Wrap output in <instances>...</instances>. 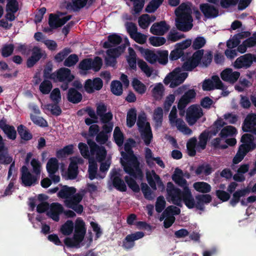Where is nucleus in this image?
<instances>
[{
  "mask_svg": "<svg viewBox=\"0 0 256 256\" xmlns=\"http://www.w3.org/2000/svg\"><path fill=\"white\" fill-rule=\"evenodd\" d=\"M204 50H196L192 56L187 58L185 56V60L182 68L178 67L170 72L164 78V82L168 85L170 84L171 88H174L182 84L188 76L186 72H182V69L185 71H192L200 63Z\"/></svg>",
  "mask_w": 256,
  "mask_h": 256,
  "instance_id": "obj_1",
  "label": "nucleus"
},
{
  "mask_svg": "<svg viewBox=\"0 0 256 256\" xmlns=\"http://www.w3.org/2000/svg\"><path fill=\"white\" fill-rule=\"evenodd\" d=\"M124 149L126 152H122L121 155L124 160H121L120 161L124 171L132 178L142 180L144 174L140 168V163L132 149L130 144L126 142Z\"/></svg>",
  "mask_w": 256,
  "mask_h": 256,
  "instance_id": "obj_2",
  "label": "nucleus"
},
{
  "mask_svg": "<svg viewBox=\"0 0 256 256\" xmlns=\"http://www.w3.org/2000/svg\"><path fill=\"white\" fill-rule=\"evenodd\" d=\"M174 13L176 16V26L179 30L186 32L192 28L193 20L191 15L192 12L184 4L178 7Z\"/></svg>",
  "mask_w": 256,
  "mask_h": 256,
  "instance_id": "obj_3",
  "label": "nucleus"
},
{
  "mask_svg": "<svg viewBox=\"0 0 256 256\" xmlns=\"http://www.w3.org/2000/svg\"><path fill=\"white\" fill-rule=\"evenodd\" d=\"M74 232L72 238L66 237L64 240V244L68 248H80L86 234V228L84 221L78 218L74 223Z\"/></svg>",
  "mask_w": 256,
  "mask_h": 256,
  "instance_id": "obj_4",
  "label": "nucleus"
},
{
  "mask_svg": "<svg viewBox=\"0 0 256 256\" xmlns=\"http://www.w3.org/2000/svg\"><path fill=\"white\" fill-rule=\"evenodd\" d=\"M166 199L168 202L172 201L174 205L182 206V202L184 190L176 187L172 182H168L166 185Z\"/></svg>",
  "mask_w": 256,
  "mask_h": 256,
  "instance_id": "obj_5",
  "label": "nucleus"
},
{
  "mask_svg": "<svg viewBox=\"0 0 256 256\" xmlns=\"http://www.w3.org/2000/svg\"><path fill=\"white\" fill-rule=\"evenodd\" d=\"M192 44V40L190 39H187L181 42L177 43L176 44L175 48L172 50L170 54V60H176L182 58V60H185V56L184 55V50L186 49Z\"/></svg>",
  "mask_w": 256,
  "mask_h": 256,
  "instance_id": "obj_6",
  "label": "nucleus"
},
{
  "mask_svg": "<svg viewBox=\"0 0 256 256\" xmlns=\"http://www.w3.org/2000/svg\"><path fill=\"white\" fill-rule=\"evenodd\" d=\"M203 114L202 109L199 106L193 104L187 109L186 120L190 126H192Z\"/></svg>",
  "mask_w": 256,
  "mask_h": 256,
  "instance_id": "obj_7",
  "label": "nucleus"
},
{
  "mask_svg": "<svg viewBox=\"0 0 256 256\" xmlns=\"http://www.w3.org/2000/svg\"><path fill=\"white\" fill-rule=\"evenodd\" d=\"M254 138L253 135L250 134H244L240 139L242 142L238 150L246 155L256 148V144L254 142Z\"/></svg>",
  "mask_w": 256,
  "mask_h": 256,
  "instance_id": "obj_8",
  "label": "nucleus"
},
{
  "mask_svg": "<svg viewBox=\"0 0 256 256\" xmlns=\"http://www.w3.org/2000/svg\"><path fill=\"white\" fill-rule=\"evenodd\" d=\"M254 61L256 62V56L248 53L237 58L233 66L236 69L248 68L252 66Z\"/></svg>",
  "mask_w": 256,
  "mask_h": 256,
  "instance_id": "obj_9",
  "label": "nucleus"
},
{
  "mask_svg": "<svg viewBox=\"0 0 256 256\" xmlns=\"http://www.w3.org/2000/svg\"><path fill=\"white\" fill-rule=\"evenodd\" d=\"M22 184L25 187H30L38 182V178L32 175L26 166H23L20 170Z\"/></svg>",
  "mask_w": 256,
  "mask_h": 256,
  "instance_id": "obj_10",
  "label": "nucleus"
},
{
  "mask_svg": "<svg viewBox=\"0 0 256 256\" xmlns=\"http://www.w3.org/2000/svg\"><path fill=\"white\" fill-rule=\"evenodd\" d=\"M242 130L244 132L256 134V114L250 113L246 116L242 124Z\"/></svg>",
  "mask_w": 256,
  "mask_h": 256,
  "instance_id": "obj_11",
  "label": "nucleus"
},
{
  "mask_svg": "<svg viewBox=\"0 0 256 256\" xmlns=\"http://www.w3.org/2000/svg\"><path fill=\"white\" fill-rule=\"evenodd\" d=\"M103 86V82L100 78H95L93 80L88 79L84 84V88L88 94H92L96 90H100Z\"/></svg>",
  "mask_w": 256,
  "mask_h": 256,
  "instance_id": "obj_12",
  "label": "nucleus"
},
{
  "mask_svg": "<svg viewBox=\"0 0 256 256\" xmlns=\"http://www.w3.org/2000/svg\"><path fill=\"white\" fill-rule=\"evenodd\" d=\"M144 236L142 232H136L127 235L122 241V247L125 250L131 249L135 244L134 241L142 238Z\"/></svg>",
  "mask_w": 256,
  "mask_h": 256,
  "instance_id": "obj_13",
  "label": "nucleus"
},
{
  "mask_svg": "<svg viewBox=\"0 0 256 256\" xmlns=\"http://www.w3.org/2000/svg\"><path fill=\"white\" fill-rule=\"evenodd\" d=\"M170 26L165 20L154 23L150 28V32L156 36H163L168 31Z\"/></svg>",
  "mask_w": 256,
  "mask_h": 256,
  "instance_id": "obj_14",
  "label": "nucleus"
},
{
  "mask_svg": "<svg viewBox=\"0 0 256 256\" xmlns=\"http://www.w3.org/2000/svg\"><path fill=\"white\" fill-rule=\"evenodd\" d=\"M240 76V72H233L230 68H226L223 70L220 73L222 79L226 82L234 84Z\"/></svg>",
  "mask_w": 256,
  "mask_h": 256,
  "instance_id": "obj_15",
  "label": "nucleus"
},
{
  "mask_svg": "<svg viewBox=\"0 0 256 256\" xmlns=\"http://www.w3.org/2000/svg\"><path fill=\"white\" fill-rule=\"evenodd\" d=\"M146 178L148 184L154 190H156V182L159 186H164L160 176L156 173L154 170L146 171Z\"/></svg>",
  "mask_w": 256,
  "mask_h": 256,
  "instance_id": "obj_16",
  "label": "nucleus"
},
{
  "mask_svg": "<svg viewBox=\"0 0 256 256\" xmlns=\"http://www.w3.org/2000/svg\"><path fill=\"white\" fill-rule=\"evenodd\" d=\"M200 8L206 18H214L218 16L219 11L218 8L209 4H200Z\"/></svg>",
  "mask_w": 256,
  "mask_h": 256,
  "instance_id": "obj_17",
  "label": "nucleus"
},
{
  "mask_svg": "<svg viewBox=\"0 0 256 256\" xmlns=\"http://www.w3.org/2000/svg\"><path fill=\"white\" fill-rule=\"evenodd\" d=\"M31 51L32 55L26 61V66L28 68L33 67L34 64L40 60L44 55L40 48L37 46H34Z\"/></svg>",
  "mask_w": 256,
  "mask_h": 256,
  "instance_id": "obj_18",
  "label": "nucleus"
},
{
  "mask_svg": "<svg viewBox=\"0 0 256 256\" xmlns=\"http://www.w3.org/2000/svg\"><path fill=\"white\" fill-rule=\"evenodd\" d=\"M118 175L120 174L116 170H112L111 176L112 185L117 190L122 192H126L127 190L126 184Z\"/></svg>",
  "mask_w": 256,
  "mask_h": 256,
  "instance_id": "obj_19",
  "label": "nucleus"
},
{
  "mask_svg": "<svg viewBox=\"0 0 256 256\" xmlns=\"http://www.w3.org/2000/svg\"><path fill=\"white\" fill-rule=\"evenodd\" d=\"M182 200L189 209L196 208V203L192 195V192L188 186H184V188Z\"/></svg>",
  "mask_w": 256,
  "mask_h": 256,
  "instance_id": "obj_20",
  "label": "nucleus"
},
{
  "mask_svg": "<svg viewBox=\"0 0 256 256\" xmlns=\"http://www.w3.org/2000/svg\"><path fill=\"white\" fill-rule=\"evenodd\" d=\"M62 206L58 203H53L50 210L47 212V216L56 222L60 220V214L63 212Z\"/></svg>",
  "mask_w": 256,
  "mask_h": 256,
  "instance_id": "obj_21",
  "label": "nucleus"
},
{
  "mask_svg": "<svg viewBox=\"0 0 256 256\" xmlns=\"http://www.w3.org/2000/svg\"><path fill=\"white\" fill-rule=\"evenodd\" d=\"M57 75L59 82L64 81L72 82L74 78V76L72 74L70 70L66 68H61L58 69Z\"/></svg>",
  "mask_w": 256,
  "mask_h": 256,
  "instance_id": "obj_22",
  "label": "nucleus"
},
{
  "mask_svg": "<svg viewBox=\"0 0 256 256\" xmlns=\"http://www.w3.org/2000/svg\"><path fill=\"white\" fill-rule=\"evenodd\" d=\"M138 130L145 144L147 146L150 144L152 138V134L150 122H148L146 126H143L142 128H138Z\"/></svg>",
  "mask_w": 256,
  "mask_h": 256,
  "instance_id": "obj_23",
  "label": "nucleus"
},
{
  "mask_svg": "<svg viewBox=\"0 0 256 256\" xmlns=\"http://www.w3.org/2000/svg\"><path fill=\"white\" fill-rule=\"evenodd\" d=\"M172 178L176 184L184 188V186H187V181L184 178V172L178 168H176L175 169Z\"/></svg>",
  "mask_w": 256,
  "mask_h": 256,
  "instance_id": "obj_24",
  "label": "nucleus"
},
{
  "mask_svg": "<svg viewBox=\"0 0 256 256\" xmlns=\"http://www.w3.org/2000/svg\"><path fill=\"white\" fill-rule=\"evenodd\" d=\"M196 208L200 210L204 209V204L210 203L212 200V197L209 194H198L196 196Z\"/></svg>",
  "mask_w": 256,
  "mask_h": 256,
  "instance_id": "obj_25",
  "label": "nucleus"
},
{
  "mask_svg": "<svg viewBox=\"0 0 256 256\" xmlns=\"http://www.w3.org/2000/svg\"><path fill=\"white\" fill-rule=\"evenodd\" d=\"M196 96V92L194 89L189 90L181 97L178 102L180 108H186L191 102L192 99Z\"/></svg>",
  "mask_w": 256,
  "mask_h": 256,
  "instance_id": "obj_26",
  "label": "nucleus"
},
{
  "mask_svg": "<svg viewBox=\"0 0 256 256\" xmlns=\"http://www.w3.org/2000/svg\"><path fill=\"white\" fill-rule=\"evenodd\" d=\"M82 98V94L78 91L75 88H71L68 89L67 94V99L68 102L74 104H78L80 102Z\"/></svg>",
  "mask_w": 256,
  "mask_h": 256,
  "instance_id": "obj_27",
  "label": "nucleus"
},
{
  "mask_svg": "<svg viewBox=\"0 0 256 256\" xmlns=\"http://www.w3.org/2000/svg\"><path fill=\"white\" fill-rule=\"evenodd\" d=\"M122 41V38L119 35L116 34H110L108 37V40L104 42L103 48H108L116 46L120 44Z\"/></svg>",
  "mask_w": 256,
  "mask_h": 256,
  "instance_id": "obj_28",
  "label": "nucleus"
},
{
  "mask_svg": "<svg viewBox=\"0 0 256 256\" xmlns=\"http://www.w3.org/2000/svg\"><path fill=\"white\" fill-rule=\"evenodd\" d=\"M76 188L74 187H69L68 186H64L58 192V196L62 198L67 200L76 192Z\"/></svg>",
  "mask_w": 256,
  "mask_h": 256,
  "instance_id": "obj_29",
  "label": "nucleus"
},
{
  "mask_svg": "<svg viewBox=\"0 0 256 256\" xmlns=\"http://www.w3.org/2000/svg\"><path fill=\"white\" fill-rule=\"evenodd\" d=\"M82 198L83 195L82 194L79 192L75 193L67 200H64V205L67 208H70L74 205L79 204L82 201Z\"/></svg>",
  "mask_w": 256,
  "mask_h": 256,
  "instance_id": "obj_30",
  "label": "nucleus"
},
{
  "mask_svg": "<svg viewBox=\"0 0 256 256\" xmlns=\"http://www.w3.org/2000/svg\"><path fill=\"white\" fill-rule=\"evenodd\" d=\"M58 162L56 158H50L46 164V170L50 175L54 174L58 170Z\"/></svg>",
  "mask_w": 256,
  "mask_h": 256,
  "instance_id": "obj_31",
  "label": "nucleus"
},
{
  "mask_svg": "<svg viewBox=\"0 0 256 256\" xmlns=\"http://www.w3.org/2000/svg\"><path fill=\"white\" fill-rule=\"evenodd\" d=\"M142 53L143 54L144 58L149 63L151 64H154L158 60V57L156 55V52L149 50V49H144L142 51Z\"/></svg>",
  "mask_w": 256,
  "mask_h": 256,
  "instance_id": "obj_32",
  "label": "nucleus"
},
{
  "mask_svg": "<svg viewBox=\"0 0 256 256\" xmlns=\"http://www.w3.org/2000/svg\"><path fill=\"white\" fill-rule=\"evenodd\" d=\"M248 191L246 189H242L236 191L232 194V198L230 202L231 206H235L240 202L241 197L245 196Z\"/></svg>",
  "mask_w": 256,
  "mask_h": 256,
  "instance_id": "obj_33",
  "label": "nucleus"
},
{
  "mask_svg": "<svg viewBox=\"0 0 256 256\" xmlns=\"http://www.w3.org/2000/svg\"><path fill=\"white\" fill-rule=\"evenodd\" d=\"M132 86L134 90L140 94H144L146 90V87L145 84L137 78H133Z\"/></svg>",
  "mask_w": 256,
  "mask_h": 256,
  "instance_id": "obj_34",
  "label": "nucleus"
},
{
  "mask_svg": "<svg viewBox=\"0 0 256 256\" xmlns=\"http://www.w3.org/2000/svg\"><path fill=\"white\" fill-rule=\"evenodd\" d=\"M193 186L197 192L204 194L210 192L212 188L210 184L204 182H196L194 184Z\"/></svg>",
  "mask_w": 256,
  "mask_h": 256,
  "instance_id": "obj_35",
  "label": "nucleus"
},
{
  "mask_svg": "<svg viewBox=\"0 0 256 256\" xmlns=\"http://www.w3.org/2000/svg\"><path fill=\"white\" fill-rule=\"evenodd\" d=\"M126 46L124 44H121L115 48H108L106 50L107 55H110L116 58H118L125 50Z\"/></svg>",
  "mask_w": 256,
  "mask_h": 256,
  "instance_id": "obj_36",
  "label": "nucleus"
},
{
  "mask_svg": "<svg viewBox=\"0 0 256 256\" xmlns=\"http://www.w3.org/2000/svg\"><path fill=\"white\" fill-rule=\"evenodd\" d=\"M74 228L73 222L72 220H68L61 226L60 232L64 236H69L72 234Z\"/></svg>",
  "mask_w": 256,
  "mask_h": 256,
  "instance_id": "obj_37",
  "label": "nucleus"
},
{
  "mask_svg": "<svg viewBox=\"0 0 256 256\" xmlns=\"http://www.w3.org/2000/svg\"><path fill=\"white\" fill-rule=\"evenodd\" d=\"M74 152V146L72 144H68L64 146L62 148L56 151V156L58 158H65L66 156L72 154Z\"/></svg>",
  "mask_w": 256,
  "mask_h": 256,
  "instance_id": "obj_38",
  "label": "nucleus"
},
{
  "mask_svg": "<svg viewBox=\"0 0 256 256\" xmlns=\"http://www.w3.org/2000/svg\"><path fill=\"white\" fill-rule=\"evenodd\" d=\"M188 154L190 156H194L196 154V148H197V140L196 138H190L186 144Z\"/></svg>",
  "mask_w": 256,
  "mask_h": 256,
  "instance_id": "obj_39",
  "label": "nucleus"
},
{
  "mask_svg": "<svg viewBox=\"0 0 256 256\" xmlns=\"http://www.w3.org/2000/svg\"><path fill=\"white\" fill-rule=\"evenodd\" d=\"M136 120V110L134 108L129 110L126 116V124L128 128L132 127Z\"/></svg>",
  "mask_w": 256,
  "mask_h": 256,
  "instance_id": "obj_40",
  "label": "nucleus"
},
{
  "mask_svg": "<svg viewBox=\"0 0 256 256\" xmlns=\"http://www.w3.org/2000/svg\"><path fill=\"white\" fill-rule=\"evenodd\" d=\"M78 166L77 162L72 160L68 170V178L70 180L75 179L78 174Z\"/></svg>",
  "mask_w": 256,
  "mask_h": 256,
  "instance_id": "obj_41",
  "label": "nucleus"
},
{
  "mask_svg": "<svg viewBox=\"0 0 256 256\" xmlns=\"http://www.w3.org/2000/svg\"><path fill=\"white\" fill-rule=\"evenodd\" d=\"M17 130L21 138L24 140H29L32 138V134L22 124H20L18 126Z\"/></svg>",
  "mask_w": 256,
  "mask_h": 256,
  "instance_id": "obj_42",
  "label": "nucleus"
},
{
  "mask_svg": "<svg viewBox=\"0 0 256 256\" xmlns=\"http://www.w3.org/2000/svg\"><path fill=\"white\" fill-rule=\"evenodd\" d=\"M112 92L117 96H120L122 94V85L120 82L114 80L110 84Z\"/></svg>",
  "mask_w": 256,
  "mask_h": 256,
  "instance_id": "obj_43",
  "label": "nucleus"
},
{
  "mask_svg": "<svg viewBox=\"0 0 256 256\" xmlns=\"http://www.w3.org/2000/svg\"><path fill=\"white\" fill-rule=\"evenodd\" d=\"M164 0H151L145 8L148 13L154 12L162 4Z\"/></svg>",
  "mask_w": 256,
  "mask_h": 256,
  "instance_id": "obj_44",
  "label": "nucleus"
},
{
  "mask_svg": "<svg viewBox=\"0 0 256 256\" xmlns=\"http://www.w3.org/2000/svg\"><path fill=\"white\" fill-rule=\"evenodd\" d=\"M210 137L209 132L207 130H204L201 133L199 136V142L197 144V149L200 148L202 150H204Z\"/></svg>",
  "mask_w": 256,
  "mask_h": 256,
  "instance_id": "obj_45",
  "label": "nucleus"
},
{
  "mask_svg": "<svg viewBox=\"0 0 256 256\" xmlns=\"http://www.w3.org/2000/svg\"><path fill=\"white\" fill-rule=\"evenodd\" d=\"M72 3L68 4V7H70L74 12H78L84 7L88 0H72Z\"/></svg>",
  "mask_w": 256,
  "mask_h": 256,
  "instance_id": "obj_46",
  "label": "nucleus"
},
{
  "mask_svg": "<svg viewBox=\"0 0 256 256\" xmlns=\"http://www.w3.org/2000/svg\"><path fill=\"white\" fill-rule=\"evenodd\" d=\"M114 138L116 144L118 146H122L124 140V136L118 126H116L114 132Z\"/></svg>",
  "mask_w": 256,
  "mask_h": 256,
  "instance_id": "obj_47",
  "label": "nucleus"
},
{
  "mask_svg": "<svg viewBox=\"0 0 256 256\" xmlns=\"http://www.w3.org/2000/svg\"><path fill=\"white\" fill-rule=\"evenodd\" d=\"M72 52V50L70 48H64L62 50L55 55L54 56V61L58 63L62 62Z\"/></svg>",
  "mask_w": 256,
  "mask_h": 256,
  "instance_id": "obj_48",
  "label": "nucleus"
},
{
  "mask_svg": "<svg viewBox=\"0 0 256 256\" xmlns=\"http://www.w3.org/2000/svg\"><path fill=\"white\" fill-rule=\"evenodd\" d=\"M236 133V129L232 126L224 127L220 131V136L222 138H226L228 136H232Z\"/></svg>",
  "mask_w": 256,
  "mask_h": 256,
  "instance_id": "obj_49",
  "label": "nucleus"
},
{
  "mask_svg": "<svg viewBox=\"0 0 256 256\" xmlns=\"http://www.w3.org/2000/svg\"><path fill=\"white\" fill-rule=\"evenodd\" d=\"M157 62L162 64H166L168 62V52L167 50H156Z\"/></svg>",
  "mask_w": 256,
  "mask_h": 256,
  "instance_id": "obj_50",
  "label": "nucleus"
},
{
  "mask_svg": "<svg viewBox=\"0 0 256 256\" xmlns=\"http://www.w3.org/2000/svg\"><path fill=\"white\" fill-rule=\"evenodd\" d=\"M130 56L127 58L128 66L132 70H135L136 68V54L134 50L132 48H128Z\"/></svg>",
  "mask_w": 256,
  "mask_h": 256,
  "instance_id": "obj_51",
  "label": "nucleus"
},
{
  "mask_svg": "<svg viewBox=\"0 0 256 256\" xmlns=\"http://www.w3.org/2000/svg\"><path fill=\"white\" fill-rule=\"evenodd\" d=\"M52 88V84L50 81L44 80L40 85L39 90L44 94H48Z\"/></svg>",
  "mask_w": 256,
  "mask_h": 256,
  "instance_id": "obj_52",
  "label": "nucleus"
},
{
  "mask_svg": "<svg viewBox=\"0 0 256 256\" xmlns=\"http://www.w3.org/2000/svg\"><path fill=\"white\" fill-rule=\"evenodd\" d=\"M184 37V34H180L175 30H172L168 34L166 38L168 41L174 42Z\"/></svg>",
  "mask_w": 256,
  "mask_h": 256,
  "instance_id": "obj_53",
  "label": "nucleus"
},
{
  "mask_svg": "<svg viewBox=\"0 0 256 256\" xmlns=\"http://www.w3.org/2000/svg\"><path fill=\"white\" fill-rule=\"evenodd\" d=\"M164 90V89L163 84L161 83H158L152 90V96L156 100L161 98Z\"/></svg>",
  "mask_w": 256,
  "mask_h": 256,
  "instance_id": "obj_54",
  "label": "nucleus"
},
{
  "mask_svg": "<svg viewBox=\"0 0 256 256\" xmlns=\"http://www.w3.org/2000/svg\"><path fill=\"white\" fill-rule=\"evenodd\" d=\"M124 180L128 187L135 192H138L140 190V188L136 181L132 178L126 176L124 177Z\"/></svg>",
  "mask_w": 256,
  "mask_h": 256,
  "instance_id": "obj_55",
  "label": "nucleus"
},
{
  "mask_svg": "<svg viewBox=\"0 0 256 256\" xmlns=\"http://www.w3.org/2000/svg\"><path fill=\"white\" fill-rule=\"evenodd\" d=\"M149 43L154 46H160L164 44L166 42V39L164 37L152 36L150 37Z\"/></svg>",
  "mask_w": 256,
  "mask_h": 256,
  "instance_id": "obj_56",
  "label": "nucleus"
},
{
  "mask_svg": "<svg viewBox=\"0 0 256 256\" xmlns=\"http://www.w3.org/2000/svg\"><path fill=\"white\" fill-rule=\"evenodd\" d=\"M138 64L141 70L146 74L147 77H150L152 73V68H150L148 64L142 60H138Z\"/></svg>",
  "mask_w": 256,
  "mask_h": 256,
  "instance_id": "obj_57",
  "label": "nucleus"
},
{
  "mask_svg": "<svg viewBox=\"0 0 256 256\" xmlns=\"http://www.w3.org/2000/svg\"><path fill=\"white\" fill-rule=\"evenodd\" d=\"M30 120L33 123L39 126L46 128L48 126L47 121L43 118L38 116L32 114H30Z\"/></svg>",
  "mask_w": 256,
  "mask_h": 256,
  "instance_id": "obj_58",
  "label": "nucleus"
},
{
  "mask_svg": "<svg viewBox=\"0 0 256 256\" xmlns=\"http://www.w3.org/2000/svg\"><path fill=\"white\" fill-rule=\"evenodd\" d=\"M58 16L50 14L49 16L48 24L50 28H47L44 29L46 32L51 31L52 29H56L58 28Z\"/></svg>",
  "mask_w": 256,
  "mask_h": 256,
  "instance_id": "obj_59",
  "label": "nucleus"
},
{
  "mask_svg": "<svg viewBox=\"0 0 256 256\" xmlns=\"http://www.w3.org/2000/svg\"><path fill=\"white\" fill-rule=\"evenodd\" d=\"M206 44V40L203 36L196 37L192 42V48L193 49L198 50L204 46Z\"/></svg>",
  "mask_w": 256,
  "mask_h": 256,
  "instance_id": "obj_60",
  "label": "nucleus"
},
{
  "mask_svg": "<svg viewBox=\"0 0 256 256\" xmlns=\"http://www.w3.org/2000/svg\"><path fill=\"white\" fill-rule=\"evenodd\" d=\"M180 212V208L174 206H168L163 212V215L168 216H174V215H178Z\"/></svg>",
  "mask_w": 256,
  "mask_h": 256,
  "instance_id": "obj_61",
  "label": "nucleus"
},
{
  "mask_svg": "<svg viewBox=\"0 0 256 256\" xmlns=\"http://www.w3.org/2000/svg\"><path fill=\"white\" fill-rule=\"evenodd\" d=\"M14 50L13 44H5L1 49V54L2 57L7 58L12 55Z\"/></svg>",
  "mask_w": 256,
  "mask_h": 256,
  "instance_id": "obj_62",
  "label": "nucleus"
},
{
  "mask_svg": "<svg viewBox=\"0 0 256 256\" xmlns=\"http://www.w3.org/2000/svg\"><path fill=\"white\" fill-rule=\"evenodd\" d=\"M78 60L77 54H72L65 59L64 65L69 68L74 66L78 62Z\"/></svg>",
  "mask_w": 256,
  "mask_h": 256,
  "instance_id": "obj_63",
  "label": "nucleus"
},
{
  "mask_svg": "<svg viewBox=\"0 0 256 256\" xmlns=\"http://www.w3.org/2000/svg\"><path fill=\"white\" fill-rule=\"evenodd\" d=\"M32 168V172L38 177L40 176L41 172L42 165L40 162L36 158H32L30 162Z\"/></svg>",
  "mask_w": 256,
  "mask_h": 256,
  "instance_id": "obj_64",
  "label": "nucleus"
}]
</instances>
